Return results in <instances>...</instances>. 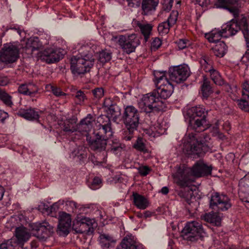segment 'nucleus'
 Returning <instances> with one entry per match:
<instances>
[{
	"label": "nucleus",
	"mask_w": 249,
	"mask_h": 249,
	"mask_svg": "<svg viewBox=\"0 0 249 249\" xmlns=\"http://www.w3.org/2000/svg\"><path fill=\"white\" fill-rule=\"evenodd\" d=\"M99 124L98 129L93 131L92 135H87V141L93 151H105L107 144V140L113 135L110 117L101 115L97 119Z\"/></svg>",
	"instance_id": "f257e3e1"
},
{
	"label": "nucleus",
	"mask_w": 249,
	"mask_h": 249,
	"mask_svg": "<svg viewBox=\"0 0 249 249\" xmlns=\"http://www.w3.org/2000/svg\"><path fill=\"white\" fill-rule=\"evenodd\" d=\"M88 46H82L79 50V55L71 59V70L74 74H81L89 71L93 66L95 59Z\"/></svg>",
	"instance_id": "f03ea898"
},
{
	"label": "nucleus",
	"mask_w": 249,
	"mask_h": 249,
	"mask_svg": "<svg viewBox=\"0 0 249 249\" xmlns=\"http://www.w3.org/2000/svg\"><path fill=\"white\" fill-rule=\"evenodd\" d=\"M122 120L127 130L123 134V139L130 141L140 124V112L132 105L124 106Z\"/></svg>",
	"instance_id": "7ed1b4c3"
},
{
	"label": "nucleus",
	"mask_w": 249,
	"mask_h": 249,
	"mask_svg": "<svg viewBox=\"0 0 249 249\" xmlns=\"http://www.w3.org/2000/svg\"><path fill=\"white\" fill-rule=\"evenodd\" d=\"M241 30L245 38L247 50L244 54L242 59L244 61H249V25L245 17L242 18L238 22L236 20L232 19L222 27V33L224 37L235 35L239 30Z\"/></svg>",
	"instance_id": "20e7f679"
},
{
	"label": "nucleus",
	"mask_w": 249,
	"mask_h": 249,
	"mask_svg": "<svg viewBox=\"0 0 249 249\" xmlns=\"http://www.w3.org/2000/svg\"><path fill=\"white\" fill-rule=\"evenodd\" d=\"M207 111L202 106L192 107L186 113V119L188 121L189 127L196 132L203 131L205 129L206 117Z\"/></svg>",
	"instance_id": "39448f33"
},
{
	"label": "nucleus",
	"mask_w": 249,
	"mask_h": 249,
	"mask_svg": "<svg viewBox=\"0 0 249 249\" xmlns=\"http://www.w3.org/2000/svg\"><path fill=\"white\" fill-rule=\"evenodd\" d=\"M139 105L146 113L165 111L167 108L166 102L160 100L154 90L143 95Z\"/></svg>",
	"instance_id": "423d86ee"
},
{
	"label": "nucleus",
	"mask_w": 249,
	"mask_h": 249,
	"mask_svg": "<svg viewBox=\"0 0 249 249\" xmlns=\"http://www.w3.org/2000/svg\"><path fill=\"white\" fill-rule=\"evenodd\" d=\"M157 89L153 90L156 94L164 101L171 96L173 92L174 87L165 75V72H157L155 73Z\"/></svg>",
	"instance_id": "0eeeda50"
},
{
	"label": "nucleus",
	"mask_w": 249,
	"mask_h": 249,
	"mask_svg": "<svg viewBox=\"0 0 249 249\" xmlns=\"http://www.w3.org/2000/svg\"><path fill=\"white\" fill-rule=\"evenodd\" d=\"M210 150L208 145L205 142L198 141L194 136L190 138L184 144L183 152L188 157L196 158L202 157Z\"/></svg>",
	"instance_id": "6e6552de"
},
{
	"label": "nucleus",
	"mask_w": 249,
	"mask_h": 249,
	"mask_svg": "<svg viewBox=\"0 0 249 249\" xmlns=\"http://www.w3.org/2000/svg\"><path fill=\"white\" fill-rule=\"evenodd\" d=\"M25 225L35 236L42 240H46L54 232V227L46 221L42 223L27 222Z\"/></svg>",
	"instance_id": "1a4fd4ad"
},
{
	"label": "nucleus",
	"mask_w": 249,
	"mask_h": 249,
	"mask_svg": "<svg viewBox=\"0 0 249 249\" xmlns=\"http://www.w3.org/2000/svg\"><path fill=\"white\" fill-rule=\"evenodd\" d=\"M21 49L20 44L10 43L4 44L0 52V60L10 64L16 62L19 57V52Z\"/></svg>",
	"instance_id": "9d476101"
},
{
	"label": "nucleus",
	"mask_w": 249,
	"mask_h": 249,
	"mask_svg": "<svg viewBox=\"0 0 249 249\" xmlns=\"http://www.w3.org/2000/svg\"><path fill=\"white\" fill-rule=\"evenodd\" d=\"M203 232L201 224L193 221L187 222L181 231V236L188 241H196Z\"/></svg>",
	"instance_id": "9b49d317"
},
{
	"label": "nucleus",
	"mask_w": 249,
	"mask_h": 249,
	"mask_svg": "<svg viewBox=\"0 0 249 249\" xmlns=\"http://www.w3.org/2000/svg\"><path fill=\"white\" fill-rule=\"evenodd\" d=\"M118 43L124 53L130 54L135 51L136 48L140 44V40L135 34L129 36H119Z\"/></svg>",
	"instance_id": "f8f14e48"
},
{
	"label": "nucleus",
	"mask_w": 249,
	"mask_h": 249,
	"mask_svg": "<svg viewBox=\"0 0 249 249\" xmlns=\"http://www.w3.org/2000/svg\"><path fill=\"white\" fill-rule=\"evenodd\" d=\"M231 206V200L225 195L214 193L211 195L210 207L213 209L216 207L218 211H226Z\"/></svg>",
	"instance_id": "ddd939ff"
},
{
	"label": "nucleus",
	"mask_w": 249,
	"mask_h": 249,
	"mask_svg": "<svg viewBox=\"0 0 249 249\" xmlns=\"http://www.w3.org/2000/svg\"><path fill=\"white\" fill-rule=\"evenodd\" d=\"M189 75V69L186 65L175 66L169 70L170 79L177 83L183 82Z\"/></svg>",
	"instance_id": "4468645a"
},
{
	"label": "nucleus",
	"mask_w": 249,
	"mask_h": 249,
	"mask_svg": "<svg viewBox=\"0 0 249 249\" xmlns=\"http://www.w3.org/2000/svg\"><path fill=\"white\" fill-rule=\"evenodd\" d=\"M63 54L60 49L47 48L37 53L39 59L48 64L58 62L63 58Z\"/></svg>",
	"instance_id": "2eb2a0df"
},
{
	"label": "nucleus",
	"mask_w": 249,
	"mask_h": 249,
	"mask_svg": "<svg viewBox=\"0 0 249 249\" xmlns=\"http://www.w3.org/2000/svg\"><path fill=\"white\" fill-rule=\"evenodd\" d=\"M212 166H208L202 160H198L190 168V173L192 176L200 178L211 175Z\"/></svg>",
	"instance_id": "dca6fc26"
},
{
	"label": "nucleus",
	"mask_w": 249,
	"mask_h": 249,
	"mask_svg": "<svg viewBox=\"0 0 249 249\" xmlns=\"http://www.w3.org/2000/svg\"><path fill=\"white\" fill-rule=\"evenodd\" d=\"M64 203V200H59L49 206L43 201L40 202L37 209L42 214L47 216L56 217V213L59 209V206Z\"/></svg>",
	"instance_id": "f3484780"
},
{
	"label": "nucleus",
	"mask_w": 249,
	"mask_h": 249,
	"mask_svg": "<svg viewBox=\"0 0 249 249\" xmlns=\"http://www.w3.org/2000/svg\"><path fill=\"white\" fill-rule=\"evenodd\" d=\"M21 42H23L20 44L22 52L28 54H32L35 51L39 50L42 47V44L37 37H30Z\"/></svg>",
	"instance_id": "a211bd4d"
},
{
	"label": "nucleus",
	"mask_w": 249,
	"mask_h": 249,
	"mask_svg": "<svg viewBox=\"0 0 249 249\" xmlns=\"http://www.w3.org/2000/svg\"><path fill=\"white\" fill-rule=\"evenodd\" d=\"M82 222L81 229L79 230L80 233H85L88 235L93 233L95 229L97 227L98 224L95 219H81Z\"/></svg>",
	"instance_id": "6ab92c4d"
},
{
	"label": "nucleus",
	"mask_w": 249,
	"mask_h": 249,
	"mask_svg": "<svg viewBox=\"0 0 249 249\" xmlns=\"http://www.w3.org/2000/svg\"><path fill=\"white\" fill-rule=\"evenodd\" d=\"M64 209L67 211L66 213L64 211H60L58 213V218H71V213L76 212L77 209V204L73 200H64Z\"/></svg>",
	"instance_id": "aec40b11"
},
{
	"label": "nucleus",
	"mask_w": 249,
	"mask_h": 249,
	"mask_svg": "<svg viewBox=\"0 0 249 249\" xmlns=\"http://www.w3.org/2000/svg\"><path fill=\"white\" fill-rule=\"evenodd\" d=\"M116 249H142V248L141 246L138 245L134 236L126 235Z\"/></svg>",
	"instance_id": "412c9836"
},
{
	"label": "nucleus",
	"mask_w": 249,
	"mask_h": 249,
	"mask_svg": "<svg viewBox=\"0 0 249 249\" xmlns=\"http://www.w3.org/2000/svg\"><path fill=\"white\" fill-rule=\"evenodd\" d=\"M95 118L90 114H89L86 117L82 119L78 125V129L80 131L85 132L86 136L89 135V132L93 128Z\"/></svg>",
	"instance_id": "4be33fe9"
},
{
	"label": "nucleus",
	"mask_w": 249,
	"mask_h": 249,
	"mask_svg": "<svg viewBox=\"0 0 249 249\" xmlns=\"http://www.w3.org/2000/svg\"><path fill=\"white\" fill-rule=\"evenodd\" d=\"M56 232L60 236H66L70 231L71 227V219H59Z\"/></svg>",
	"instance_id": "5701e85b"
},
{
	"label": "nucleus",
	"mask_w": 249,
	"mask_h": 249,
	"mask_svg": "<svg viewBox=\"0 0 249 249\" xmlns=\"http://www.w3.org/2000/svg\"><path fill=\"white\" fill-rule=\"evenodd\" d=\"M15 232L17 243L22 248L24 244L30 238V234L27 231L26 228L24 227L17 228Z\"/></svg>",
	"instance_id": "b1692460"
},
{
	"label": "nucleus",
	"mask_w": 249,
	"mask_h": 249,
	"mask_svg": "<svg viewBox=\"0 0 249 249\" xmlns=\"http://www.w3.org/2000/svg\"><path fill=\"white\" fill-rule=\"evenodd\" d=\"M159 3V0H142L141 5L142 14L144 15L152 14L156 10Z\"/></svg>",
	"instance_id": "393cba45"
},
{
	"label": "nucleus",
	"mask_w": 249,
	"mask_h": 249,
	"mask_svg": "<svg viewBox=\"0 0 249 249\" xmlns=\"http://www.w3.org/2000/svg\"><path fill=\"white\" fill-rule=\"evenodd\" d=\"M17 114L18 116L30 121H38L39 118L38 112L31 107L26 109L21 108L18 110Z\"/></svg>",
	"instance_id": "a878e982"
},
{
	"label": "nucleus",
	"mask_w": 249,
	"mask_h": 249,
	"mask_svg": "<svg viewBox=\"0 0 249 249\" xmlns=\"http://www.w3.org/2000/svg\"><path fill=\"white\" fill-rule=\"evenodd\" d=\"M18 91L23 95L34 97L38 92V88L35 84L25 83L21 84L18 87Z\"/></svg>",
	"instance_id": "bb28decb"
},
{
	"label": "nucleus",
	"mask_w": 249,
	"mask_h": 249,
	"mask_svg": "<svg viewBox=\"0 0 249 249\" xmlns=\"http://www.w3.org/2000/svg\"><path fill=\"white\" fill-rule=\"evenodd\" d=\"M132 197L133 204L137 208L144 210L148 206V200L143 196L136 192H133Z\"/></svg>",
	"instance_id": "cd10ccee"
},
{
	"label": "nucleus",
	"mask_w": 249,
	"mask_h": 249,
	"mask_svg": "<svg viewBox=\"0 0 249 249\" xmlns=\"http://www.w3.org/2000/svg\"><path fill=\"white\" fill-rule=\"evenodd\" d=\"M201 91L203 98L205 99H207L213 92L211 82L206 76H203V84L201 86Z\"/></svg>",
	"instance_id": "c85d7f7f"
},
{
	"label": "nucleus",
	"mask_w": 249,
	"mask_h": 249,
	"mask_svg": "<svg viewBox=\"0 0 249 249\" xmlns=\"http://www.w3.org/2000/svg\"><path fill=\"white\" fill-rule=\"evenodd\" d=\"M201 69L205 72H208L213 69V62L208 55H203L199 59Z\"/></svg>",
	"instance_id": "c756f323"
},
{
	"label": "nucleus",
	"mask_w": 249,
	"mask_h": 249,
	"mask_svg": "<svg viewBox=\"0 0 249 249\" xmlns=\"http://www.w3.org/2000/svg\"><path fill=\"white\" fill-rule=\"evenodd\" d=\"M222 30L215 29L213 30L210 33L205 34V37L208 39L209 42H219L221 37H223V33H222Z\"/></svg>",
	"instance_id": "7c9ffc66"
},
{
	"label": "nucleus",
	"mask_w": 249,
	"mask_h": 249,
	"mask_svg": "<svg viewBox=\"0 0 249 249\" xmlns=\"http://www.w3.org/2000/svg\"><path fill=\"white\" fill-rule=\"evenodd\" d=\"M210 74L211 79L214 83L218 86H229V84L226 83L221 77L218 71L214 68L208 72Z\"/></svg>",
	"instance_id": "2f4dec72"
},
{
	"label": "nucleus",
	"mask_w": 249,
	"mask_h": 249,
	"mask_svg": "<svg viewBox=\"0 0 249 249\" xmlns=\"http://www.w3.org/2000/svg\"><path fill=\"white\" fill-rule=\"evenodd\" d=\"M227 48L228 47L224 41H219L213 47L212 51L216 56L222 57L226 53Z\"/></svg>",
	"instance_id": "473e14b6"
},
{
	"label": "nucleus",
	"mask_w": 249,
	"mask_h": 249,
	"mask_svg": "<svg viewBox=\"0 0 249 249\" xmlns=\"http://www.w3.org/2000/svg\"><path fill=\"white\" fill-rule=\"evenodd\" d=\"M139 28L141 34L143 36L145 42L147 41L151 34L153 26L149 23H142L138 22L137 24Z\"/></svg>",
	"instance_id": "72a5a7b5"
},
{
	"label": "nucleus",
	"mask_w": 249,
	"mask_h": 249,
	"mask_svg": "<svg viewBox=\"0 0 249 249\" xmlns=\"http://www.w3.org/2000/svg\"><path fill=\"white\" fill-rule=\"evenodd\" d=\"M73 157H77L80 162H84L87 157V152L85 147L78 146L71 153Z\"/></svg>",
	"instance_id": "f704fd0d"
},
{
	"label": "nucleus",
	"mask_w": 249,
	"mask_h": 249,
	"mask_svg": "<svg viewBox=\"0 0 249 249\" xmlns=\"http://www.w3.org/2000/svg\"><path fill=\"white\" fill-rule=\"evenodd\" d=\"M99 238V244L103 249H109L111 244L115 242L113 238L108 234H101Z\"/></svg>",
	"instance_id": "c9c22d12"
},
{
	"label": "nucleus",
	"mask_w": 249,
	"mask_h": 249,
	"mask_svg": "<svg viewBox=\"0 0 249 249\" xmlns=\"http://www.w3.org/2000/svg\"><path fill=\"white\" fill-rule=\"evenodd\" d=\"M112 58V53L107 49L103 50L98 53V60L102 64L109 61Z\"/></svg>",
	"instance_id": "e433bc0d"
},
{
	"label": "nucleus",
	"mask_w": 249,
	"mask_h": 249,
	"mask_svg": "<svg viewBox=\"0 0 249 249\" xmlns=\"http://www.w3.org/2000/svg\"><path fill=\"white\" fill-rule=\"evenodd\" d=\"M0 100L7 107H11L13 105L12 97L5 90L0 88Z\"/></svg>",
	"instance_id": "4c0bfd02"
},
{
	"label": "nucleus",
	"mask_w": 249,
	"mask_h": 249,
	"mask_svg": "<svg viewBox=\"0 0 249 249\" xmlns=\"http://www.w3.org/2000/svg\"><path fill=\"white\" fill-rule=\"evenodd\" d=\"M133 147L136 150L142 152L144 154L148 153V150L146 148L143 139L142 138L138 137L137 138L136 142L133 145Z\"/></svg>",
	"instance_id": "58836bf2"
},
{
	"label": "nucleus",
	"mask_w": 249,
	"mask_h": 249,
	"mask_svg": "<svg viewBox=\"0 0 249 249\" xmlns=\"http://www.w3.org/2000/svg\"><path fill=\"white\" fill-rule=\"evenodd\" d=\"M107 143L110 146V149L111 152L116 154L121 152L122 149V144L118 140H109L108 139L107 140Z\"/></svg>",
	"instance_id": "ea45409f"
},
{
	"label": "nucleus",
	"mask_w": 249,
	"mask_h": 249,
	"mask_svg": "<svg viewBox=\"0 0 249 249\" xmlns=\"http://www.w3.org/2000/svg\"><path fill=\"white\" fill-rule=\"evenodd\" d=\"M106 111L108 115H110V117L113 118L114 121H116L118 117L121 115V109L116 104L106 109Z\"/></svg>",
	"instance_id": "a19ab883"
},
{
	"label": "nucleus",
	"mask_w": 249,
	"mask_h": 249,
	"mask_svg": "<svg viewBox=\"0 0 249 249\" xmlns=\"http://www.w3.org/2000/svg\"><path fill=\"white\" fill-rule=\"evenodd\" d=\"M249 179L246 176L240 179L238 184L239 191L241 192H245L247 191L249 187Z\"/></svg>",
	"instance_id": "79ce46f5"
},
{
	"label": "nucleus",
	"mask_w": 249,
	"mask_h": 249,
	"mask_svg": "<svg viewBox=\"0 0 249 249\" xmlns=\"http://www.w3.org/2000/svg\"><path fill=\"white\" fill-rule=\"evenodd\" d=\"M170 27H171L169 25V23L164 21L159 24L158 31L160 35H166L168 33Z\"/></svg>",
	"instance_id": "37998d69"
},
{
	"label": "nucleus",
	"mask_w": 249,
	"mask_h": 249,
	"mask_svg": "<svg viewBox=\"0 0 249 249\" xmlns=\"http://www.w3.org/2000/svg\"><path fill=\"white\" fill-rule=\"evenodd\" d=\"M91 93L93 96V100L98 101L104 95V89L102 87L96 88L91 90Z\"/></svg>",
	"instance_id": "c03bdc74"
},
{
	"label": "nucleus",
	"mask_w": 249,
	"mask_h": 249,
	"mask_svg": "<svg viewBox=\"0 0 249 249\" xmlns=\"http://www.w3.org/2000/svg\"><path fill=\"white\" fill-rule=\"evenodd\" d=\"M238 107L244 112H249V103L245 99H240L237 101Z\"/></svg>",
	"instance_id": "a18cd8bd"
},
{
	"label": "nucleus",
	"mask_w": 249,
	"mask_h": 249,
	"mask_svg": "<svg viewBox=\"0 0 249 249\" xmlns=\"http://www.w3.org/2000/svg\"><path fill=\"white\" fill-rule=\"evenodd\" d=\"M63 130L66 132H73L76 130L73 124L70 120H66L63 124Z\"/></svg>",
	"instance_id": "49530a36"
},
{
	"label": "nucleus",
	"mask_w": 249,
	"mask_h": 249,
	"mask_svg": "<svg viewBox=\"0 0 249 249\" xmlns=\"http://www.w3.org/2000/svg\"><path fill=\"white\" fill-rule=\"evenodd\" d=\"M178 17V12L177 11H173L166 21L167 23H169V24L171 27H172L176 23Z\"/></svg>",
	"instance_id": "de8ad7c7"
},
{
	"label": "nucleus",
	"mask_w": 249,
	"mask_h": 249,
	"mask_svg": "<svg viewBox=\"0 0 249 249\" xmlns=\"http://www.w3.org/2000/svg\"><path fill=\"white\" fill-rule=\"evenodd\" d=\"M192 181L188 177L184 176L181 178H179L177 181V183L181 187H185L189 186V184Z\"/></svg>",
	"instance_id": "09e8293b"
},
{
	"label": "nucleus",
	"mask_w": 249,
	"mask_h": 249,
	"mask_svg": "<svg viewBox=\"0 0 249 249\" xmlns=\"http://www.w3.org/2000/svg\"><path fill=\"white\" fill-rule=\"evenodd\" d=\"M75 98L76 99V104L79 105L83 103L85 100L86 99V96L85 93L81 90H79L76 92Z\"/></svg>",
	"instance_id": "8fccbe9b"
},
{
	"label": "nucleus",
	"mask_w": 249,
	"mask_h": 249,
	"mask_svg": "<svg viewBox=\"0 0 249 249\" xmlns=\"http://www.w3.org/2000/svg\"><path fill=\"white\" fill-rule=\"evenodd\" d=\"M162 42L161 39L159 37H155L151 43V49L152 51H156L161 45Z\"/></svg>",
	"instance_id": "3c124183"
},
{
	"label": "nucleus",
	"mask_w": 249,
	"mask_h": 249,
	"mask_svg": "<svg viewBox=\"0 0 249 249\" xmlns=\"http://www.w3.org/2000/svg\"><path fill=\"white\" fill-rule=\"evenodd\" d=\"M101 179L98 177H96L93 179L91 184L89 185V187L92 190H96L101 187Z\"/></svg>",
	"instance_id": "603ef678"
},
{
	"label": "nucleus",
	"mask_w": 249,
	"mask_h": 249,
	"mask_svg": "<svg viewBox=\"0 0 249 249\" xmlns=\"http://www.w3.org/2000/svg\"><path fill=\"white\" fill-rule=\"evenodd\" d=\"M237 2V0H218L217 5L219 7L225 8L229 4H233Z\"/></svg>",
	"instance_id": "864d4df0"
},
{
	"label": "nucleus",
	"mask_w": 249,
	"mask_h": 249,
	"mask_svg": "<svg viewBox=\"0 0 249 249\" xmlns=\"http://www.w3.org/2000/svg\"><path fill=\"white\" fill-rule=\"evenodd\" d=\"M82 222V220H78V219H74L72 221V224H71V229L75 231L77 233H80L79 230L81 229V225Z\"/></svg>",
	"instance_id": "5fc2aeb1"
},
{
	"label": "nucleus",
	"mask_w": 249,
	"mask_h": 249,
	"mask_svg": "<svg viewBox=\"0 0 249 249\" xmlns=\"http://www.w3.org/2000/svg\"><path fill=\"white\" fill-rule=\"evenodd\" d=\"M51 89L53 93L57 97L65 96L66 95L59 88L55 86H51Z\"/></svg>",
	"instance_id": "6e6d98bb"
},
{
	"label": "nucleus",
	"mask_w": 249,
	"mask_h": 249,
	"mask_svg": "<svg viewBox=\"0 0 249 249\" xmlns=\"http://www.w3.org/2000/svg\"><path fill=\"white\" fill-rule=\"evenodd\" d=\"M128 6L131 8H137L142 5L141 0H126Z\"/></svg>",
	"instance_id": "4d7b16f0"
},
{
	"label": "nucleus",
	"mask_w": 249,
	"mask_h": 249,
	"mask_svg": "<svg viewBox=\"0 0 249 249\" xmlns=\"http://www.w3.org/2000/svg\"><path fill=\"white\" fill-rule=\"evenodd\" d=\"M204 220L212 226L219 227L221 225V219H204Z\"/></svg>",
	"instance_id": "13d9d810"
},
{
	"label": "nucleus",
	"mask_w": 249,
	"mask_h": 249,
	"mask_svg": "<svg viewBox=\"0 0 249 249\" xmlns=\"http://www.w3.org/2000/svg\"><path fill=\"white\" fill-rule=\"evenodd\" d=\"M176 43L179 49L182 50L186 47L189 44V41L185 39H180L176 42Z\"/></svg>",
	"instance_id": "bf43d9fd"
},
{
	"label": "nucleus",
	"mask_w": 249,
	"mask_h": 249,
	"mask_svg": "<svg viewBox=\"0 0 249 249\" xmlns=\"http://www.w3.org/2000/svg\"><path fill=\"white\" fill-rule=\"evenodd\" d=\"M242 95L249 97V84L247 82H244L242 85Z\"/></svg>",
	"instance_id": "052dcab7"
},
{
	"label": "nucleus",
	"mask_w": 249,
	"mask_h": 249,
	"mask_svg": "<svg viewBox=\"0 0 249 249\" xmlns=\"http://www.w3.org/2000/svg\"><path fill=\"white\" fill-rule=\"evenodd\" d=\"M115 104L116 103L110 98H106L103 103L104 107L107 108L106 109H107Z\"/></svg>",
	"instance_id": "680f3d73"
},
{
	"label": "nucleus",
	"mask_w": 249,
	"mask_h": 249,
	"mask_svg": "<svg viewBox=\"0 0 249 249\" xmlns=\"http://www.w3.org/2000/svg\"><path fill=\"white\" fill-rule=\"evenodd\" d=\"M29 213L30 212L28 211H19L16 213L15 216L17 217V218H21V217L23 218H27L30 216L29 215Z\"/></svg>",
	"instance_id": "e2e57ef3"
},
{
	"label": "nucleus",
	"mask_w": 249,
	"mask_h": 249,
	"mask_svg": "<svg viewBox=\"0 0 249 249\" xmlns=\"http://www.w3.org/2000/svg\"><path fill=\"white\" fill-rule=\"evenodd\" d=\"M149 168L146 166L140 167L139 169V174L142 176H146L149 174Z\"/></svg>",
	"instance_id": "0e129e2a"
},
{
	"label": "nucleus",
	"mask_w": 249,
	"mask_h": 249,
	"mask_svg": "<svg viewBox=\"0 0 249 249\" xmlns=\"http://www.w3.org/2000/svg\"><path fill=\"white\" fill-rule=\"evenodd\" d=\"M226 8L228 9L229 11L232 13L234 17V18H236L239 15V10L237 8L235 7H228V5H227V7H225Z\"/></svg>",
	"instance_id": "69168bd1"
},
{
	"label": "nucleus",
	"mask_w": 249,
	"mask_h": 249,
	"mask_svg": "<svg viewBox=\"0 0 249 249\" xmlns=\"http://www.w3.org/2000/svg\"><path fill=\"white\" fill-rule=\"evenodd\" d=\"M8 113L3 110H0V120L2 123H4L5 119L8 117Z\"/></svg>",
	"instance_id": "338daca9"
},
{
	"label": "nucleus",
	"mask_w": 249,
	"mask_h": 249,
	"mask_svg": "<svg viewBox=\"0 0 249 249\" xmlns=\"http://www.w3.org/2000/svg\"><path fill=\"white\" fill-rule=\"evenodd\" d=\"M198 4L202 7H206L210 4V0H196Z\"/></svg>",
	"instance_id": "774afa93"
}]
</instances>
